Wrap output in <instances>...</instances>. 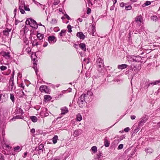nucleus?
I'll return each instance as SVG.
<instances>
[{"mask_svg": "<svg viewBox=\"0 0 160 160\" xmlns=\"http://www.w3.org/2000/svg\"><path fill=\"white\" fill-rule=\"evenodd\" d=\"M92 93L91 92H88L86 94H83L78 98L77 103L80 108L84 106L86 103V100L89 97V96H92Z\"/></svg>", "mask_w": 160, "mask_h": 160, "instance_id": "nucleus-1", "label": "nucleus"}, {"mask_svg": "<svg viewBox=\"0 0 160 160\" xmlns=\"http://www.w3.org/2000/svg\"><path fill=\"white\" fill-rule=\"evenodd\" d=\"M96 63L98 70L102 72L104 66L103 60L99 57H97Z\"/></svg>", "mask_w": 160, "mask_h": 160, "instance_id": "nucleus-2", "label": "nucleus"}, {"mask_svg": "<svg viewBox=\"0 0 160 160\" xmlns=\"http://www.w3.org/2000/svg\"><path fill=\"white\" fill-rule=\"evenodd\" d=\"M25 23L26 24L29 25L31 27L35 29H37L38 27L36 21L32 18H29L27 20Z\"/></svg>", "mask_w": 160, "mask_h": 160, "instance_id": "nucleus-3", "label": "nucleus"}, {"mask_svg": "<svg viewBox=\"0 0 160 160\" xmlns=\"http://www.w3.org/2000/svg\"><path fill=\"white\" fill-rule=\"evenodd\" d=\"M25 5H26L24 2L23 1H22L19 4V9L21 13L22 14H24L25 13L23 8Z\"/></svg>", "mask_w": 160, "mask_h": 160, "instance_id": "nucleus-4", "label": "nucleus"}, {"mask_svg": "<svg viewBox=\"0 0 160 160\" xmlns=\"http://www.w3.org/2000/svg\"><path fill=\"white\" fill-rule=\"evenodd\" d=\"M39 89L42 92H45L46 93H49L50 90L49 88L46 85H42L40 87Z\"/></svg>", "mask_w": 160, "mask_h": 160, "instance_id": "nucleus-5", "label": "nucleus"}, {"mask_svg": "<svg viewBox=\"0 0 160 160\" xmlns=\"http://www.w3.org/2000/svg\"><path fill=\"white\" fill-rule=\"evenodd\" d=\"M48 41L50 44L55 43L56 41V38L54 36H49L48 38Z\"/></svg>", "mask_w": 160, "mask_h": 160, "instance_id": "nucleus-6", "label": "nucleus"}, {"mask_svg": "<svg viewBox=\"0 0 160 160\" xmlns=\"http://www.w3.org/2000/svg\"><path fill=\"white\" fill-rule=\"evenodd\" d=\"M147 116L145 115L144 117H143L141 118L140 119V121L139 123V126H142L143 125V124L147 120Z\"/></svg>", "mask_w": 160, "mask_h": 160, "instance_id": "nucleus-7", "label": "nucleus"}, {"mask_svg": "<svg viewBox=\"0 0 160 160\" xmlns=\"http://www.w3.org/2000/svg\"><path fill=\"white\" fill-rule=\"evenodd\" d=\"M132 60L131 61H132L133 62H140L141 60V58L140 57L138 56H132L131 57Z\"/></svg>", "mask_w": 160, "mask_h": 160, "instance_id": "nucleus-8", "label": "nucleus"}, {"mask_svg": "<svg viewBox=\"0 0 160 160\" xmlns=\"http://www.w3.org/2000/svg\"><path fill=\"white\" fill-rule=\"evenodd\" d=\"M82 132V130L81 129L75 130L73 132V135L75 137H77L80 135Z\"/></svg>", "mask_w": 160, "mask_h": 160, "instance_id": "nucleus-9", "label": "nucleus"}, {"mask_svg": "<svg viewBox=\"0 0 160 160\" xmlns=\"http://www.w3.org/2000/svg\"><path fill=\"white\" fill-rule=\"evenodd\" d=\"M61 111V114L64 115L67 113L68 112V110L66 107H62L60 109Z\"/></svg>", "mask_w": 160, "mask_h": 160, "instance_id": "nucleus-10", "label": "nucleus"}, {"mask_svg": "<svg viewBox=\"0 0 160 160\" xmlns=\"http://www.w3.org/2000/svg\"><path fill=\"white\" fill-rule=\"evenodd\" d=\"M9 83L11 90L12 91L13 89L14 90L16 88V87L15 86H14V80H9Z\"/></svg>", "mask_w": 160, "mask_h": 160, "instance_id": "nucleus-11", "label": "nucleus"}, {"mask_svg": "<svg viewBox=\"0 0 160 160\" xmlns=\"http://www.w3.org/2000/svg\"><path fill=\"white\" fill-rule=\"evenodd\" d=\"M77 36L80 39H84L85 38V36L82 32H78L77 34Z\"/></svg>", "mask_w": 160, "mask_h": 160, "instance_id": "nucleus-12", "label": "nucleus"}, {"mask_svg": "<svg viewBox=\"0 0 160 160\" xmlns=\"http://www.w3.org/2000/svg\"><path fill=\"white\" fill-rule=\"evenodd\" d=\"M24 118V117L22 116L21 114V115H17L13 117L12 119L11 120L12 121H14L15 119H23Z\"/></svg>", "mask_w": 160, "mask_h": 160, "instance_id": "nucleus-13", "label": "nucleus"}, {"mask_svg": "<svg viewBox=\"0 0 160 160\" xmlns=\"http://www.w3.org/2000/svg\"><path fill=\"white\" fill-rule=\"evenodd\" d=\"M16 114H20L21 115H22L24 113L23 110L20 108H17L15 111Z\"/></svg>", "mask_w": 160, "mask_h": 160, "instance_id": "nucleus-14", "label": "nucleus"}, {"mask_svg": "<svg viewBox=\"0 0 160 160\" xmlns=\"http://www.w3.org/2000/svg\"><path fill=\"white\" fill-rule=\"evenodd\" d=\"M2 55L7 59H8L10 57V53L9 52H2Z\"/></svg>", "mask_w": 160, "mask_h": 160, "instance_id": "nucleus-15", "label": "nucleus"}, {"mask_svg": "<svg viewBox=\"0 0 160 160\" xmlns=\"http://www.w3.org/2000/svg\"><path fill=\"white\" fill-rule=\"evenodd\" d=\"M66 32V30H62L59 33L58 38L60 39H62V37L65 35Z\"/></svg>", "mask_w": 160, "mask_h": 160, "instance_id": "nucleus-16", "label": "nucleus"}, {"mask_svg": "<svg viewBox=\"0 0 160 160\" xmlns=\"http://www.w3.org/2000/svg\"><path fill=\"white\" fill-rule=\"evenodd\" d=\"M2 115L4 118H6L8 116V111L4 109H2Z\"/></svg>", "mask_w": 160, "mask_h": 160, "instance_id": "nucleus-17", "label": "nucleus"}, {"mask_svg": "<svg viewBox=\"0 0 160 160\" xmlns=\"http://www.w3.org/2000/svg\"><path fill=\"white\" fill-rule=\"evenodd\" d=\"M128 66V65L127 64H122L121 65H118V68L119 69L122 70L126 68Z\"/></svg>", "mask_w": 160, "mask_h": 160, "instance_id": "nucleus-18", "label": "nucleus"}, {"mask_svg": "<svg viewBox=\"0 0 160 160\" xmlns=\"http://www.w3.org/2000/svg\"><path fill=\"white\" fill-rule=\"evenodd\" d=\"M143 20L142 17L141 15H139L137 16L135 19V21L136 22H139L141 23Z\"/></svg>", "mask_w": 160, "mask_h": 160, "instance_id": "nucleus-19", "label": "nucleus"}, {"mask_svg": "<svg viewBox=\"0 0 160 160\" xmlns=\"http://www.w3.org/2000/svg\"><path fill=\"white\" fill-rule=\"evenodd\" d=\"M104 144L105 147H108L110 145V143L107 139V137H106L104 139Z\"/></svg>", "mask_w": 160, "mask_h": 160, "instance_id": "nucleus-20", "label": "nucleus"}, {"mask_svg": "<svg viewBox=\"0 0 160 160\" xmlns=\"http://www.w3.org/2000/svg\"><path fill=\"white\" fill-rule=\"evenodd\" d=\"M2 147L3 149H6L7 150H10L11 148V147L8 145L6 143L2 145Z\"/></svg>", "mask_w": 160, "mask_h": 160, "instance_id": "nucleus-21", "label": "nucleus"}, {"mask_svg": "<svg viewBox=\"0 0 160 160\" xmlns=\"http://www.w3.org/2000/svg\"><path fill=\"white\" fill-rule=\"evenodd\" d=\"M79 47L82 50L84 51H86V45L84 43H80L79 45Z\"/></svg>", "mask_w": 160, "mask_h": 160, "instance_id": "nucleus-22", "label": "nucleus"}, {"mask_svg": "<svg viewBox=\"0 0 160 160\" xmlns=\"http://www.w3.org/2000/svg\"><path fill=\"white\" fill-rule=\"evenodd\" d=\"M11 31V29H9L7 28L4 30L3 31V33L4 35L7 36L9 35V33Z\"/></svg>", "mask_w": 160, "mask_h": 160, "instance_id": "nucleus-23", "label": "nucleus"}, {"mask_svg": "<svg viewBox=\"0 0 160 160\" xmlns=\"http://www.w3.org/2000/svg\"><path fill=\"white\" fill-rule=\"evenodd\" d=\"M44 98L45 101L46 102L50 101L52 99L51 97L48 95H44Z\"/></svg>", "mask_w": 160, "mask_h": 160, "instance_id": "nucleus-24", "label": "nucleus"}, {"mask_svg": "<svg viewBox=\"0 0 160 160\" xmlns=\"http://www.w3.org/2000/svg\"><path fill=\"white\" fill-rule=\"evenodd\" d=\"M159 83H160V80H158V81H156L155 82H153L150 83L149 84H148L147 85V88H148L149 87L150 85H153L157 84Z\"/></svg>", "mask_w": 160, "mask_h": 160, "instance_id": "nucleus-25", "label": "nucleus"}, {"mask_svg": "<svg viewBox=\"0 0 160 160\" xmlns=\"http://www.w3.org/2000/svg\"><path fill=\"white\" fill-rule=\"evenodd\" d=\"M52 141L53 144L56 143L57 142V140H58V137L57 135H55L52 138Z\"/></svg>", "mask_w": 160, "mask_h": 160, "instance_id": "nucleus-26", "label": "nucleus"}, {"mask_svg": "<svg viewBox=\"0 0 160 160\" xmlns=\"http://www.w3.org/2000/svg\"><path fill=\"white\" fill-rule=\"evenodd\" d=\"M82 119V115L80 113H78L76 115V120L78 121H80Z\"/></svg>", "mask_w": 160, "mask_h": 160, "instance_id": "nucleus-27", "label": "nucleus"}, {"mask_svg": "<svg viewBox=\"0 0 160 160\" xmlns=\"http://www.w3.org/2000/svg\"><path fill=\"white\" fill-rule=\"evenodd\" d=\"M145 151L147 153L150 154L153 152V150L152 148H146Z\"/></svg>", "mask_w": 160, "mask_h": 160, "instance_id": "nucleus-28", "label": "nucleus"}, {"mask_svg": "<svg viewBox=\"0 0 160 160\" xmlns=\"http://www.w3.org/2000/svg\"><path fill=\"white\" fill-rule=\"evenodd\" d=\"M30 119L33 122H37L38 119L35 116H31L30 118Z\"/></svg>", "mask_w": 160, "mask_h": 160, "instance_id": "nucleus-29", "label": "nucleus"}, {"mask_svg": "<svg viewBox=\"0 0 160 160\" xmlns=\"http://www.w3.org/2000/svg\"><path fill=\"white\" fill-rule=\"evenodd\" d=\"M131 68L132 71H138V69L137 67H136V66L134 65H132L131 66Z\"/></svg>", "mask_w": 160, "mask_h": 160, "instance_id": "nucleus-30", "label": "nucleus"}, {"mask_svg": "<svg viewBox=\"0 0 160 160\" xmlns=\"http://www.w3.org/2000/svg\"><path fill=\"white\" fill-rule=\"evenodd\" d=\"M37 37L40 40L42 39L43 38V35L40 33H38L37 35Z\"/></svg>", "mask_w": 160, "mask_h": 160, "instance_id": "nucleus-31", "label": "nucleus"}, {"mask_svg": "<svg viewBox=\"0 0 160 160\" xmlns=\"http://www.w3.org/2000/svg\"><path fill=\"white\" fill-rule=\"evenodd\" d=\"M44 148V146L43 144H41L39 145V146H38V149H37V148H35V150H42Z\"/></svg>", "mask_w": 160, "mask_h": 160, "instance_id": "nucleus-32", "label": "nucleus"}, {"mask_svg": "<svg viewBox=\"0 0 160 160\" xmlns=\"http://www.w3.org/2000/svg\"><path fill=\"white\" fill-rule=\"evenodd\" d=\"M91 149L94 153L97 152V147L95 146L92 147Z\"/></svg>", "mask_w": 160, "mask_h": 160, "instance_id": "nucleus-33", "label": "nucleus"}, {"mask_svg": "<svg viewBox=\"0 0 160 160\" xmlns=\"http://www.w3.org/2000/svg\"><path fill=\"white\" fill-rule=\"evenodd\" d=\"M14 149L15 151H18V152H19L21 150V148H20L19 146H17L14 148Z\"/></svg>", "mask_w": 160, "mask_h": 160, "instance_id": "nucleus-34", "label": "nucleus"}, {"mask_svg": "<svg viewBox=\"0 0 160 160\" xmlns=\"http://www.w3.org/2000/svg\"><path fill=\"white\" fill-rule=\"evenodd\" d=\"M10 99L12 102L14 103L15 102V98L13 94H10Z\"/></svg>", "mask_w": 160, "mask_h": 160, "instance_id": "nucleus-35", "label": "nucleus"}, {"mask_svg": "<svg viewBox=\"0 0 160 160\" xmlns=\"http://www.w3.org/2000/svg\"><path fill=\"white\" fill-rule=\"evenodd\" d=\"M151 19L153 21H156L158 20V17L156 16H153L151 17Z\"/></svg>", "mask_w": 160, "mask_h": 160, "instance_id": "nucleus-36", "label": "nucleus"}, {"mask_svg": "<svg viewBox=\"0 0 160 160\" xmlns=\"http://www.w3.org/2000/svg\"><path fill=\"white\" fill-rule=\"evenodd\" d=\"M151 4V2L150 1H147L145 3L143 4L142 5V7H145Z\"/></svg>", "mask_w": 160, "mask_h": 160, "instance_id": "nucleus-37", "label": "nucleus"}, {"mask_svg": "<svg viewBox=\"0 0 160 160\" xmlns=\"http://www.w3.org/2000/svg\"><path fill=\"white\" fill-rule=\"evenodd\" d=\"M132 7L131 5H129L128 6L125 5V9L126 10H129L131 9Z\"/></svg>", "mask_w": 160, "mask_h": 160, "instance_id": "nucleus-38", "label": "nucleus"}, {"mask_svg": "<svg viewBox=\"0 0 160 160\" xmlns=\"http://www.w3.org/2000/svg\"><path fill=\"white\" fill-rule=\"evenodd\" d=\"M57 22V20L55 18L52 19L51 23L52 24H54Z\"/></svg>", "mask_w": 160, "mask_h": 160, "instance_id": "nucleus-39", "label": "nucleus"}, {"mask_svg": "<svg viewBox=\"0 0 160 160\" xmlns=\"http://www.w3.org/2000/svg\"><path fill=\"white\" fill-rule=\"evenodd\" d=\"M83 62H85L86 64H88L90 62V59L89 58H84Z\"/></svg>", "mask_w": 160, "mask_h": 160, "instance_id": "nucleus-40", "label": "nucleus"}, {"mask_svg": "<svg viewBox=\"0 0 160 160\" xmlns=\"http://www.w3.org/2000/svg\"><path fill=\"white\" fill-rule=\"evenodd\" d=\"M67 28L68 29V32H72V27L70 25H68L67 26Z\"/></svg>", "mask_w": 160, "mask_h": 160, "instance_id": "nucleus-41", "label": "nucleus"}, {"mask_svg": "<svg viewBox=\"0 0 160 160\" xmlns=\"http://www.w3.org/2000/svg\"><path fill=\"white\" fill-rule=\"evenodd\" d=\"M24 10L26 11H30V9L29 8V6L28 5H25L24 8Z\"/></svg>", "mask_w": 160, "mask_h": 160, "instance_id": "nucleus-42", "label": "nucleus"}, {"mask_svg": "<svg viewBox=\"0 0 160 160\" xmlns=\"http://www.w3.org/2000/svg\"><path fill=\"white\" fill-rule=\"evenodd\" d=\"M0 68L2 71H3L6 70L7 69V67L4 66H1Z\"/></svg>", "mask_w": 160, "mask_h": 160, "instance_id": "nucleus-43", "label": "nucleus"}, {"mask_svg": "<svg viewBox=\"0 0 160 160\" xmlns=\"http://www.w3.org/2000/svg\"><path fill=\"white\" fill-rule=\"evenodd\" d=\"M59 2L60 1L59 0H54V2L53 3V4L54 5H57L58 4Z\"/></svg>", "mask_w": 160, "mask_h": 160, "instance_id": "nucleus-44", "label": "nucleus"}, {"mask_svg": "<svg viewBox=\"0 0 160 160\" xmlns=\"http://www.w3.org/2000/svg\"><path fill=\"white\" fill-rule=\"evenodd\" d=\"M14 71H13L12 73V76L11 77L10 80H14Z\"/></svg>", "mask_w": 160, "mask_h": 160, "instance_id": "nucleus-45", "label": "nucleus"}, {"mask_svg": "<svg viewBox=\"0 0 160 160\" xmlns=\"http://www.w3.org/2000/svg\"><path fill=\"white\" fill-rule=\"evenodd\" d=\"M90 30L92 31V34H94V33L95 31V27L93 26H92Z\"/></svg>", "mask_w": 160, "mask_h": 160, "instance_id": "nucleus-46", "label": "nucleus"}, {"mask_svg": "<svg viewBox=\"0 0 160 160\" xmlns=\"http://www.w3.org/2000/svg\"><path fill=\"white\" fill-rule=\"evenodd\" d=\"M127 5V3H124L123 2H121L120 4V6L121 7H124L125 5Z\"/></svg>", "mask_w": 160, "mask_h": 160, "instance_id": "nucleus-47", "label": "nucleus"}, {"mask_svg": "<svg viewBox=\"0 0 160 160\" xmlns=\"http://www.w3.org/2000/svg\"><path fill=\"white\" fill-rule=\"evenodd\" d=\"M123 148V145L122 144H121L118 146V149H122Z\"/></svg>", "mask_w": 160, "mask_h": 160, "instance_id": "nucleus-48", "label": "nucleus"}, {"mask_svg": "<svg viewBox=\"0 0 160 160\" xmlns=\"http://www.w3.org/2000/svg\"><path fill=\"white\" fill-rule=\"evenodd\" d=\"M130 130V128L128 127H127L124 129V131L126 132H128Z\"/></svg>", "mask_w": 160, "mask_h": 160, "instance_id": "nucleus-49", "label": "nucleus"}, {"mask_svg": "<svg viewBox=\"0 0 160 160\" xmlns=\"http://www.w3.org/2000/svg\"><path fill=\"white\" fill-rule=\"evenodd\" d=\"M91 9L90 8H88V10L87 11V14H88L90 13H91Z\"/></svg>", "mask_w": 160, "mask_h": 160, "instance_id": "nucleus-50", "label": "nucleus"}, {"mask_svg": "<svg viewBox=\"0 0 160 160\" xmlns=\"http://www.w3.org/2000/svg\"><path fill=\"white\" fill-rule=\"evenodd\" d=\"M0 160H4V157L2 154L0 153Z\"/></svg>", "mask_w": 160, "mask_h": 160, "instance_id": "nucleus-51", "label": "nucleus"}, {"mask_svg": "<svg viewBox=\"0 0 160 160\" xmlns=\"http://www.w3.org/2000/svg\"><path fill=\"white\" fill-rule=\"evenodd\" d=\"M115 8V5H113L112 6H111L110 8V10L111 11L114 10Z\"/></svg>", "mask_w": 160, "mask_h": 160, "instance_id": "nucleus-52", "label": "nucleus"}, {"mask_svg": "<svg viewBox=\"0 0 160 160\" xmlns=\"http://www.w3.org/2000/svg\"><path fill=\"white\" fill-rule=\"evenodd\" d=\"M64 16L65 17V18H67L68 20H70V17L68 16V15L67 14H65Z\"/></svg>", "mask_w": 160, "mask_h": 160, "instance_id": "nucleus-53", "label": "nucleus"}, {"mask_svg": "<svg viewBox=\"0 0 160 160\" xmlns=\"http://www.w3.org/2000/svg\"><path fill=\"white\" fill-rule=\"evenodd\" d=\"M33 68H34L35 70L36 74H37V72L38 71L37 67L36 66H35L34 67H33Z\"/></svg>", "mask_w": 160, "mask_h": 160, "instance_id": "nucleus-54", "label": "nucleus"}, {"mask_svg": "<svg viewBox=\"0 0 160 160\" xmlns=\"http://www.w3.org/2000/svg\"><path fill=\"white\" fill-rule=\"evenodd\" d=\"M136 118V116L134 115H132L131 116V118L132 120H134Z\"/></svg>", "mask_w": 160, "mask_h": 160, "instance_id": "nucleus-55", "label": "nucleus"}, {"mask_svg": "<svg viewBox=\"0 0 160 160\" xmlns=\"http://www.w3.org/2000/svg\"><path fill=\"white\" fill-rule=\"evenodd\" d=\"M48 45V43L47 42H45L43 45V47H46Z\"/></svg>", "mask_w": 160, "mask_h": 160, "instance_id": "nucleus-56", "label": "nucleus"}, {"mask_svg": "<svg viewBox=\"0 0 160 160\" xmlns=\"http://www.w3.org/2000/svg\"><path fill=\"white\" fill-rule=\"evenodd\" d=\"M38 45V42H35L33 43L32 45L33 46H37Z\"/></svg>", "mask_w": 160, "mask_h": 160, "instance_id": "nucleus-57", "label": "nucleus"}, {"mask_svg": "<svg viewBox=\"0 0 160 160\" xmlns=\"http://www.w3.org/2000/svg\"><path fill=\"white\" fill-rule=\"evenodd\" d=\"M20 87L21 88H22L23 89H24V84L23 83H21L20 85Z\"/></svg>", "mask_w": 160, "mask_h": 160, "instance_id": "nucleus-58", "label": "nucleus"}, {"mask_svg": "<svg viewBox=\"0 0 160 160\" xmlns=\"http://www.w3.org/2000/svg\"><path fill=\"white\" fill-rule=\"evenodd\" d=\"M86 76L87 77H89V72H87L86 73Z\"/></svg>", "mask_w": 160, "mask_h": 160, "instance_id": "nucleus-59", "label": "nucleus"}, {"mask_svg": "<svg viewBox=\"0 0 160 160\" xmlns=\"http://www.w3.org/2000/svg\"><path fill=\"white\" fill-rule=\"evenodd\" d=\"M78 20L79 22H81L82 21V18H79L78 19Z\"/></svg>", "mask_w": 160, "mask_h": 160, "instance_id": "nucleus-60", "label": "nucleus"}, {"mask_svg": "<svg viewBox=\"0 0 160 160\" xmlns=\"http://www.w3.org/2000/svg\"><path fill=\"white\" fill-rule=\"evenodd\" d=\"M31 132L32 133H34L35 132V129L34 128L31 129Z\"/></svg>", "mask_w": 160, "mask_h": 160, "instance_id": "nucleus-61", "label": "nucleus"}, {"mask_svg": "<svg viewBox=\"0 0 160 160\" xmlns=\"http://www.w3.org/2000/svg\"><path fill=\"white\" fill-rule=\"evenodd\" d=\"M33 2L35 3V4H37V3L38 4H39L41 5V4L39 2H37L35 0H32Z\"/></svg>", "mask_w": 160, "mask_h": 160, "instance_id": "nucleus-62", "label": "nucleus"}, {"mask_svg": "<svg viewBox=\"0 0 160 160\" xmlns=\"http://www.w3.org/2000/svg\"><path fill=\"white\" fill-rule=\"evenodd\" d=\"M17 9L16 8L14 10V14L15 16L16 15V13L17 12Z\"/></svg>", "mask_w": 160, "mask_h": 160, "instance_id": "nucleus-63", "label": "nucleus"}, {"mask_svg": "<svg viewBox=\"0 0 160 160\" xmlns=\"http://www.w3.org/2000/svg\"><path fill=\"white\" fill-rule=\"evenodd\" d=\"M112 0L113 2V4L115 5V4L117 2V0Z\"/></svg>", "mask_w": 160, "mask_h": 160, "instance_id": "nucleus-64", "label": "nucleus"}]
</instances>
